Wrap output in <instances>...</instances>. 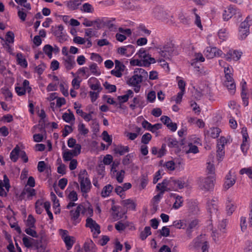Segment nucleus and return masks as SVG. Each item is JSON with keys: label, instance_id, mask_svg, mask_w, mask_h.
Segmentation results:
<instances>
[{"label": "nucleus", "instance_id": "1", "mask_svg": "<svg viewBox=\"0 0 252 252\" xmlns=\"http://www.w3.org/2000/svg\"><path fill=\"white\" fill-rule=\"evenodd\" d=\"M215 180V176L214 175L200 177L197 180L198 188L205 192L210 191L214 189Z\"/></svg>", "mask_w": 252, "mask_h": 252}, {"label": "nucleus", "instance_id": "2", "mask_svg": "<svg viewBox=\"0 0 252 252\" xmlns=\"http://www.w3.org/2000/svg\"><path fill=\"white\" fill-rule=\"evenodd\" d=\"M148 76V73L143 68L135 69L134 75L129 78L126 83L129 86H136L140 84Z\"/></svg>", "mask_w": 252, "mask_h": 252}, {"label": "nucleus", "instance_id": "3", "mask_svg": "<svg viewBox=\"0 0 252 252\" xmlns=\"http://www.w3.org/2000/svg\"><path fill=\"white\" fill-rule=\"evenodd\" d=\"M78 181L80 184L81 190L84 195L85 193L86 194L90 191L91 188V183L85 169L80 170L78 174Z\"/></svg>", "mask_w": 252, "mask_h": 252}, {"label": "nucleus", "instance_id": "4", "mask_svg": "<svg viewBox=\"0 0 252 252\" xmlns=\"http://www.w3.org/2000/svg\"><path fill=\"white\" fill-rule=\"evenodd\" d=\"M153 13L154 16L158 19H160L166 23H168L169 21L172 22V15L169 14L166 11H164L160 6H157L154 8Z\"/></svg>", "mask_w": 252, "mask_h": 252}, {"label": "nucleus", "instance_id": "5", "mask_svg": "<svg viewBox=\"0 0 252 252\" xmlns=\"http://www.w3.org/2000/svg\"><path fill=\"white\" fill-rule=\"evenodd\" d=\"M143 61V66L148 67L151 64L155 63L156 61L155 58L147 53L144 48H141L136 54Z\"/></svg>", "mask_w": 252, "mask_h": 252}, {"label": "nucleus", "instance_id": "6", "mask_svg": "<svg viewBox=\"0 0 252 252\" xmlns=\"http://www.w3.org/2000/svg\"><path fill=\"white\" fill-rule=\"evenodd\" d=\"M85 207L82 204L77 206L75 210H71L70 212L71 220L73 221V223L76 224L78 223L81 219L79 218L80 214H85Z\"/></svg>", "mask_w": 252, "mask_h": 252}, {"label": "nucleus", "instance_id": "7", "mask_svg": "<svg viewBox=\"0 0 252 252\" xmlns=\"http://www.w3.org/2000/svg\"><path fill=\"white\" fill-rule=\"evenodd\" d=\"M204 55L208 59L214 57H222L223 53L221 50L216 47H207L204 52Z\"/></svg>", "mask_w": 252, "mask_h": 252}, {"label": "nucleus", "instance_id": "8", "mask_svg": "<svg viewBox=\"0 0 252 252\" xmlns=\"http://www.w3.org/2000/svg\"><path fill=\"white\" fill-rule=\"evenodd\" d=\"M239 13V9L234 6L230 5L226 7L222 13V18L224 21H228L234 15Z\"/></svg>", "mask_w": 252, "mask_h": 252}, {"label": "nucleus", "instance_id": "9", "mask_svg": "<svg viewBox=\"0 0 252 252\" xmlns=\"http://www.w3.org/2000/svg\"><path fill=\"white\" fill-rule=\"evenodd\" d=\"M86 227L89 228L94 235H97L100 233V226L91 218L86 219Z\"/></svg>", "mask_w": 252, "mask_h": 252}, {"label": "nucleus", "instance_id": "10", "mask_svg": "<svg viewBox=\"0 0 252 252\" xmlns=\"http://www.w3.org/2000/svg\"><path fill=\"white\" fill-rule=\"evenodd\" d=\"M115 68L111 71V74L117 77L120 78L122 76V72L125 70L126 66L120 61H115Z\"/></svg>", "mask_w": 252, "mask_h": 252}, {"label": "nucleus", "instance_id": "11", "mask_svg": "<svg viewBox=\"0 0 252 252\" xmlns=\"http://www.w3.org/2000/svg\"><path fill=\"white\" fill-rule=\"evenodd\" d=\"M241 56V52L236 50H230L227 54H223L222 57L224 58L228 61H231V60L238 61L240 59Z\"/></svg>", "mask_w": 252, "mask_h": 252}, {"label": "nucleus", "instance_id": "12", "mask_svg": "<svg viewBox=\"0 0 252 252\" xmlns=\"http://www.w3.org/2000/svg\"><path fill=\"white\" fill-rule=\"evenodd\" d=\"M75 57L73 55L67 56L63 58V64L67 70H71L76 65Z\"/></svg>", "mask_w": 252, "mask_h": 252}, {"label": "nucleus", "instance_id": "13", "mask_svg": "<svg viewBox=\"0 0 252 252\" xmlns=\"http://www.w3.org/2000/svg\"><path fill=\"white\" fill-rule=\"evenodd\" d=\"M35 190L33 189L30 188H26L24 189L20 195L21 200L27 198L28 199H31L35 195Z\"/></svg>", "mask_w": 252, "mask_h": 252}, {"label": "nucleus", "instance_id": "14", "mask_svg": "<svg viewBox=\"0 0 252 252\" xmlns=\"http://www.w3.org/2000/svg\"><path fill=\"white\" fill-rule=\"evenodd\" d=\"M236 182L235 176L231 174V171H229L225 177V181L223 184V188L225 189H228L233 186Z\"/></svg>", "mask_w": 252, "mask_h": 252}, {"label": "nucleus", "instance_id": "15", "mask_svg": "<svg viewBox=\"0 0 252 252\" xmlns=\"http://www.w3.org/2000/svg\"><path fill=\"white\" fill-rule=\"evenodd\" d=\"M88 84L90 88L96 92H100L102 89L98 80L95 78H91L88 81Z\"/></svg>", "mask_w": 252, "mask_h": 252}, {"label": "nucleus", "instance_id": "16", "mask_svg": "<svg viewBox=\"0 0 252 252\" xmlns=\"http://www.w3.org/2000/svg\"><path fill=\"white\" fill-rule=\"evenodd\" d=\"M224 86L227 88L230 94H233L236 90V85L232 77L230 79H226L224 83Z\"/></svg>", "mask_w": 252, "mask_h": 252}, {"label": "nucleus", "instance_id": "17", "mask_svg": "<svg viewBox=\"0 0 252 252\" xmlns=\"http://www.w3.org/2000/svg\"><path fill=\"white\" fill-rule=\"evenodd\" d=\"M217 198H214L207 202V210L211 214L216 213L217 211Z\"/></svg>", "mask_w": 252, "mask_h": 252}, {"label": "nucleus", "instance_id": "18", "mask_svg": "<svg viewBox=\"0 0 252 252\" xmlns=\"http://www.w3.org/2000/svg\"><path fill=\"white\" fill-rule=\"evenodd\" d=\"M123 7L124 8L130 9L132 10H138L140 8L137 6H135V0H123Z\"/></svg>", "mask_w": 252, "mask_h": 252}, {"label": "nucleus", "instance_id": "19", "mask_svg": "<svg viewBox=\"0 0 252 252\" xmlns=\"http://www.w3.org/2000/svg\"><path fill=\"white\" fill-rule=\"evenodd\" d=\"M129 151V148L128 146H124L119 145L114 149L115 154H119L120 156H123Z\"/></svg>", "mask_w": 252, "mask_h": 252}, {"label": "nucleus", "instance_id": "20", "mask_svg": "<svg viewBox=\"0 0 252 252\" xmlns=\"http://www.w3.org/2000/svg\"><path fill=\"white\" fill-rule=\"evenodd\" d=\"M67 8L70 10H74L78 9L80 5L77 0H70L64 2Z\"/></svg>", "mask_w": 252, "mask_h": 252}, {"label": "nucleus", "instance_id": "21", "mask_svg": "<svg viewBox=\"0 0 252 252\" xmlns=\"http://www.w3.org/2000/svg\"><path fill=\"white\" fill-rule=\"evenodd\" d=\"M94 35L93 29L89 28L85 30V36L88 37L86 39L87 44L86 47L90 48L92 46V42L91 38Z\"/></svg>", "mask_w": 252, "mask_h": 252}, {"label": "nucleus", "instance_id": "22", "mask_svg": "<svg viewBox=\"0 0 252 252\" xmlns=\"http://www.w3.org/2000/svg\"><path fill=\"white\" fill-rule=\"evenodd\" d=\"M168 184V180L166 179H164L161 183L158 184L156 187L157 189L158 190H160L161 194H163L165 191L169 190V189L167 188Z\"/></svg>", "mask_w": 252, "mask_h": 252}, {"label": "nucleus", "instance_id": "23", "mask_svg": "<svg viewBox=\"0 0 252 252\" xmlns=\"http://www.w3.org/2000/svg\"><path fill=\"white\" fill-rule=\"evenodd\" d=\"M220 132L221 130L219 127H213L207 131V133L212 138H216L219 136Z\"/></svg>", "mask_w": 252, "mask_h": 252}, {"label": "nucleus", "instance_id": "24", "mask_svg": "<svg viewBox=\"0 0 252 252\" xmlns=\"http://www.w3.org/2000/svg\"><path fill=\"white\" fill-rule=\"evenodd\" d=\"M133 96V91L131 90H128L126 91V94L119 96L118 97V99L121 101V103H124L126 102L129 97H132Z\"/></svg>", "mask_w": 252, "mask_h": 252}, {"label": "nucleus", "instance_id": "25", "mask_svg": "<svg viewBox=\"0 0 252 252\" xmlns=\"http://www.w3.org/2000/svg\"><path fill=\"white\" fill-rule=\"evenodd\" d=\"M236 206L232 200L228 199L226 202V211L228 215H231L235 210Z\"/></svg>", "mask_w": 252, "mask_h": 252}, {"label": "nucleus", "instance_id": "26", "mask_svg": "<svg viewBox=\"0 0 252 252\" xmlns=\"http://www.w3.org/2000/svg\"><path fill=\"white\" fill-rule=\"evenodd\" d=\"M252 25V18L248 16L245 20L242 22L240 25L239 29H246L250 30V27Z\"/></svg>", "mask_w": 252, "mask_h": 252}, {"label": "nucleus", "instance_id": "27", "mask_svg": "<svg viewBox=\"0 0 252 252\" xmlns=\"http://www.w3.org/2000/svg\"><path fill=\"white\" fill-rule=\"evenodd\" d=\"M68 113H64L63 114L62 118L65 122L69 123L71 121H74L75 117L73 113L69 109Z\"/></svg>", "mask_w": 252, "mask_h": 252}, {"label": "nucleus", "instance_id": "28", "mask_svg": "<svg viewBox=\"0 0 252 252\" xmlns=\"http://www.w3.org/2000/svg\"><path fill=\"white\" fill-rule=\"evenodd\" d=\"M16 58L18 64L24 68H26L28 66V63L26 59L23 57L22 53H18L16 55Z\"/></svg>", "mask_w": 252, "mask_h": 252}, {"label": "nucleus", "instance_id": "29", "mask_svg": "<svg viewBox=\"0 0 252 252\" xmlns=\"http://www.w3.org/2000/svg\"><path fill=\"white\" fill-rule=\"evenodd\" d=\"M113 189V186L110 184H108L104 186L101 191V196L103 197H106L109 196Z\"/></svg>", "mask_w": 252, "mask_h": 252}, {"label": "nucleus", "instance_id": "30", "mask_svg": "<svg viewBox=\"0 0 252 252\" xmlns=\"http://www.w3.org/2000/svg\"><path fill=\"white\" fill-rule=\"evenodd\" d=\"M20 152V148L16 146L10 153V158L13 162H16L17 160Z\"/></svg>", "mask_w": 252, "mask_h": 252}, {"label": "nucleus", "instance_id": "31", "mask_svg": "<svg viewBox=\"0 0 252 252\" xmlns=\"http://www.w3.org/2000/svg\"><path fill=\"white\" fill-rule=\"evenodd\" d=\"M123 204L126 206L128 209L134 210L136 208V203L130 199H126L123 201Z\"/></svg>", "mask_w": 252, "mask_h": 252}, {"label": "nucleus", "instance_id": "32", "mask_svg": "<svg viewBox=\"0 0 252 252\" xmlns=\"http://www.w3.org/2000/svg\"><path fill=\"white\" fill-rule=\"evenodd\" d=\"M198 224V220H191L188 225H186V231L188 235H190L192 232L193 229Z\"/></svg>", "mask_w": 252, "mask_h": 252}, {"label": "nucleus", "instance_id": "33", "mask_svg": "<svg viewBox=\"0 0 252 252\" xmlns=\"http://www.w3.org/2000/svg\"><path fill=\"white\" fill-rule=\"evenodd\" d=\"M95 248L94 244L92 240H88L84 244V250L85 252H90Z\"/></svg>", "mask_w": 252, "mask_h": 252}, {"label": "nucleus", "instance_id": "34", "mask_svg": "<svg viewBox=\"0 0 252 252\" xmlns=\"http://www.w3.org/2000/svg\"><path fill=\"white\" fill-rule=\"evenodd\" d=\"M22 241L25 246L27 248H30L33 246L34 240L25 235L22 239Z\"/></svg>", "mask_w": 252, "mask_h": 252}, {"label": "nucleus", "instance_id": "35", "mask_svg": "<svg viewBox=\"0 0 252 252\" xmlns=\"http://www.w3.org/2000/svg\"><path fill=\"white\" fill-rule=\"evenodd\" d=\"M63 241L65 244L66 248L68 250H70L74 243V238L72 236H66V238H63Z\"/></svg>", "mask_w": 252, "mask_h": 252}, {"label": "nucleus", "instance_id": "36", "mask_svg": "<svg viewBox=\"0 0 252 252\" xmlns=\"http://www.w3.org/2000/svg\"><path fill=\"white\" fill-rule=\"evenodd\" d=\"M209 91V89L208 86H205L201 91L196 90L194 94L195 98L197 99H200L203 95L208 94Z\"/></svg>", "mask_w": 252, "mask_h": 252}, {"label": "nucleus", "instance_id": "37", "mask_svg": "<svg viewBox=\"0 0 252 252\" xmlns=\"http://www.w3.org/2000/svg\"><path fill=\"white\" fill-rule=\"evenodd\" d=\"M134 156V153H130L126 156L122 160V163L125 166L129 165L132 162V158Z\"/></svg>", "mask_w": 252, "mask_h": 252}, {"label": "nucleus", "instance_id": "38", "mask_svg": "<svg viewBox=\"0 0 252 252\" xmlns=\"http://www.w3.org/2000/svg\"><path fill=\"white\" fill-rule=\"evenodd\" d=\"M183 197L179 195L175 196V201L173 204V208L178 209L183 205Z\"/></svg>", "mask_w": 252, "mask_h": 252}, {"label": "nucleus", "instance_id": "39", "mask_svg": "<svg viewBox=\"0 0 252 252\" xmlns=\"http://www.w3.org/2000/svg\"><path fill=\"white\" fill-rule=\"evenodd\" d=\"M133 103L138 105V106L141 108H143L146 105L145 102L142 98L139 96L135 97L133 99Z\"/></svg>", "mask_w": 252, "mask_h": 252}, {"label": "nucleus", "instance_id": "40", "mask_svg": "<svg viewBox=\"0 0 252 252\" xmlns=\"http://www.w3.org/2000/svg\"><path fill=\"white\" fill-rule=\"evenodd\" d=\"M151 234V227L150 226H146L144 230L140 233V237L141 240H144Z\"/></svg>", "mask_w": 252, "mask_h": 252}, {"label": "nucleus", "instance_id": "41", "mask_svg": "<svg viewBox=\"0 0 252 252\" xmlns=\"http://www.w3.org/2000/svg\"><path fill=\"white\" fill-rule=\"evenodd\" d=\"M207 171L208 174L215 176V168L213 161H208L207 162Z\"/></svg>", "mask_w": 252, "mask_h": 252}, {"label": "nucleus", "instance_id": "42", "mask_svg": "<svg viewBox=\"0 0 252 252\" xmlns=\"http://www.w3.org/2000/svg\"><path fill=\"white\" fill-rule=\"evenodd\" d=\"M43 50L47 56L51 59L52 58V52L53 51V47L49 44H47L43 47Z\"/></svg>", "mask_w": 252, "mask_h": 252}, {"label": "nucleus", "instance_id": "43", "mask_svg": "<svg viewBox=\"0 0 252 252\" xmlns=\"http://www.w3.org/2000/svg\"><path fill=\"white\" fill-rule=\"evenodd\" d=\"M80 10L84 12L92 13L94 11V8L92 5L90 3H85L83 4Z\"/></svg>", "mask_w": 252, "mask_h": 252}, {"label": "nucleus", "instance_id": "44", "mask_svg": "<svg viewBox=\"0 0 252 252\" xmlns=\"http://www.w3.org/2000/svg\"><path fill=\"white\" fill-rule=\"evenodd\" d=\"M89 68L93 74L95 76H98L100 75V72L98 70V67L95 63H92L89 66Z\"/></svg>", "mask_w": 252, "mask_h": 252}, {"label": "nucleus", "instance_id": "45", "mask_svg": "<svg viewBox=\"0 0 252 252\" xmlns=\"http://www.w3.org/2000/svg\"><path fill=\"white\" fill-rule=\"evenodd\" d=\"M125 171L124 170H121L119 171H117L114 176H115L117 181L121 183L123 182L125 177Z\"/></svg>", "mask_w": 252, "mask_h": 252}, {"label": "nucleus", "instance_id": "46", "mask_svg": "<svg viewBox=\"0 0 252 252\" xmlns=\"http://www.w3.org/2000/svg\"><path fill=\"white\" fill-rule=\"evenodd\" d=\"M78 130L79 133L83 135H87L89 132V129L86 127L83 123H80L78 126Z\"/></svg>", "mask_w": 252, "mask_h": 252}, {"label": "nucleus", "instance_id": "47", "mask_svg": "<svg viewBox=\"0 0 252 252\" xmlns=\"http://www.w3.org/2000/svg\"><path fill=\"white\" fill-rule=\"evenodd\" d=\"M172 225L178 229L185 228L186 227V224L184 220L174 221Z\"/></svg>", "mask_w": 252, "mask_h": 252}, {"label": "nucleus", "instance_id": "48", "mask_svg": "<svg viewBox=\"0 0 252 252\" xmlns=\"http://www.w3.org/2000/svg\"><path fill=\"white\" fill-rule=\"evenodd\" d=\"M113 211L112 216L115 220H118L120 216L119 215V207L115 205H113L111 208Z\"/></svg>", "mask_w": 252, "mask_h": 252}, {"label": "nucleus", "instance_id": "49", "mask_svg": "<svg viewBox=\"0 0 252 252\" xmlns=\"http://www.w3.org/2000/svg\"><path fill=\"white\" fill-rule=\"evenodd\" d=\"M249 33L250 30L239 29V38L241 40L246 38V37L249 35Z\"/></svg>", "mask_w": 252, "mask_h": 252}, {"label": "nucleus", "instance_id": "50", "mask_svg": "<svg viewBox=\"0 0 252 252\" xmlns=\"http://www.w3.org/2000/svg\"><path fill=\"white\" fill-rule=\"evenodd\" d=\"M74 156L72 153V152L70 151L65 152L63 154V158L65 161L72 160V158Z\"/></svg>", "mask_w": 252, "mask_h": 252}, {"label": "nucleus", "instance_id": "51", "mask_svg": "<svg viewBox=\"0 0 252 252\" xmlns=\"http://www.w3.org/2000/svg\"><path fill=\"white\" fill-rule=\"evenodd\" d=\"M167 144L170 148H175L178 146V142L174 138H169L167 140Z\"/></svg>", "mask_w": 252, "mask_h": 252}, {"label": "nucleus", "instance_id": "52", "mask_svg": "<svg viewBox=\"0 0 252 252\" xmlns=\"http://www.w3.org/2000/svg\"><path fill=\"white\" fill-rule=\"evenodd\" d=\"M63 26L62 25H59L54 32V34L55 36L58 37L62 36L63 31Z\"/></svg>", "mask_w": 252, "mask_h": 252}, {"label": "nucleus", "instance_id": "53", "mask_svg": "<svg viewBox=\"0 0 252 252\" xmlns=\"http://www.w3.org/2000/svg\"><path fill=\"white\" fill-rule=\"evenodd\" d=\"M151 134L149 133H146L142 137L141 142L144 144H147L151 141Z\"/></svg>", "mask_w": 252, "mask_h": 252}, {"label": "nucleus", "instance_id": "54", "mask_svg": "<svg viewBox=\"0 0 252 252\" xmlns=\"http://www.w3.org/2000/svg\"><path fill=\"white\" fill-rule=\"evenodd\" d=\"M1 92L4 95L6 99H11L12 94L7 87H3L1 89Z\"/></svg>", "mask_w": 252, "mask_h": 252}, {"label": "nucleus", "instance_id": "55", "mask_svg": "<svg viewBox=\"0 0 252 252\" xmlns=\"http://www.w3.org/2000/svg\"><path fill=\"white\" fill-rule=\"evenodd\" d=\"M240 173L242 175L246 174L248 176L252 179V168H244L240 171Z\"/></svg>", "mask_w": 252, "mask_h": 252}, {"label": "nucleus", "instance_id": "56", "mask_svg": "<svg viewBox=\"0 0 252 252\" xmlns=\"http://www.w3.org/2000/svg\"><path fill=\"white\" fill-rule=\"evenodd\" d=\"M173 182L175 187L179 189H182L186 186V183L184 181L178 180L173 181Z\"/></svg>", "mask_w": 252, "mask_h": 252}, {"label": "nucleus", "instance_id": "57", "mask_svg": "<svg viewBox=\"0 0 252 252\" xmlns=\"http://www.w3.org/2000/svg\"><path fill=\"white\" fill-rule=\"evenodd\" d=\"M102 135L103 136V140L106 142L108 143L109 145H110L112 142V137L108 134L106 131H104Z\"/></svg>", "mask_w": 252, "mask_h": 252}, {"label": "nucleus", "instance_id": "58", "mask_svg": "<svg viewBox=\"0 0 252 252\" xmlns=\"http://www.w3.org/2000/svg\"><path fill=\"white\" fill-rule=\"evenodd\" d=\"M228 34L225 29H221L218 32V36L222 41L225 40L227 37Z\"/></svg>", "mask_w": 252, "mask_h": 252}, {"label": "nucleus", "instance_id": "59", "mask_svg": "<svg viewBox=\"0 0 252 252\" xmlns=\"http://www.w3.org/2000/svg\"><path fill=\"white\" fill-rule=\"evenodd\" d=\"M106 23L107 21H104L103 19H97L94 21V25L96 24V28L98 29H101Z\"/></svg>", "mask_w": 252, "mask_h": 252}, {"label": "nucleus", "instance_id": "60", "mask_svg": "<svg viewBox=\"0 0 252 252\" xmlns=\"http://www.w3.org/2000/svg\"><path fill=\"white\" fill-rule=\"evenodd\" d=\"M105 88L109 91L110 93L115 92L116 91V87L114 85H111L107 82H105L103 84Z\"/></svg>", "mask_w": 252, "mask_h": 252}, {"label": "nucleus", "instance_id": "61", "mask_svg": "<svg viewBox=\"0 0 252 252\" xmlns=\"http://www.w3.org/2000/svg\"><path fill=\"white\" fill-rule=\"evenodd\" d=\"M178 18L182 23L184 24H188L189 23V19L188 17H186L183 13H180L178 15Z\"/></svg>", "mask_w": 252, "mask_h": 252}, {"label": "nucleus", "instance_id": "62", "mask_svg": "<svg viewBox=\"0 0 252 252\" xmlns=\"http://www.w3.org/2000/svg\"><path fill=\"white\" fill-rule=\"evenodd\" d=\"M73 41L74 43L81 45L84 44L87 42L86 39L78 36L74 37Z\"/></svg>", "mask_w": 252, "mask_h": 252}, {"label": "nucleus", "instance_id": "63", "mask_svg": "<svg viewBox=\"0 0 252 252\" xmlns=\"http://www.w3.org/2000/svg\"><path fill=\"white\" fill-rule=\"evenodd\" d=\"M189 149L187 151V153H193V154H196L198 153L199 150L198 147L195 146L193 145L192 144H190L189 145Z\"/></svg>", "mask_w": 252, "mask_h": 252}, {"label": "nucleus", "instance_id": "64", "mask_svg": "<svg viewBox=\"0 0 252 252\" xmlns=\"http://www.w3.org/2000/svg\"><path fill=\"white\" fill-rule=\"evenodd\" d=\"M32 227H29V228H27L25 229V232L32 236V237H34V238H37L38 237V235L36 233V232L32 229Z\"/></svg>", "mask_w": 252, "mask_h": 252}]
</instances>
